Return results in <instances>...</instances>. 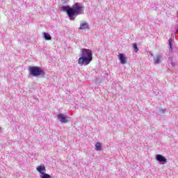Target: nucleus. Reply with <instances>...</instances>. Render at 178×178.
Wrapping results in <instances>:
<instances>
[{
	"label": "nucleus",
	"instance_id": "1",
	"mask_svg": "<svg viewBox=\"0 0 178 178\" xmlns=\"http://www.w3.org/2000/svg\"><path fill=\"white\" fill-rule=\"evenodd\" d=\"M63 10L67 12V15L70 20H74V16H79V15L84 13V7L81 6L80 3H74L72 7H63Z\"/></svg>",
	"mask_w": 178,
	"mask_h": 178
},
{
	"label": "nucleus",
	"instance_id": "2",
	"mask_svg": "<svg viewBox=\"0 0 178 178\" xmlns=\"http://www.w3.org/2000/svg\"><path fill=\"white\" fill-rule=\"evenodd\" d=\"M91 60H92V51L87 49H82V56L78 60L80 66L90 65Z\"/></svg>",
	"mask_w": 178,
	"mask_h": 178
},
{
	"label": "nucleus",
	"instance_id": "3",
	"mask_svg": "<svg viewBox=\"0 0 178 178\" xmlns=\"http://www.w3.org/2000/svg\"><path fill=\"white\" fill-rule=\"evenodd\" d=\"M30 74L34 77H38V76H44V70L41 69V67H30L29 68Z\"/></svg>",
	"mask_w": 178,
	"mask_h": 178
},
{
	"label": "nucleus",
	"instance_id": "4",
	"mask_svg": "<svg viewBox=\"0 0 178 178\" xmlns=\"http://www.w3.org/2000/svg\"><path fill=\"white\" fill-rule=\"evenodd\" d=\"M168 67L170 70H175L176 69V58L173 57L168 58Z\"/></svg>",
	"mask_w": 178,
	"mask_h": 178
},
{
	"label": "nucleus",
	"instance_id": "5",
	"mask_svg": "<svg viewBox=\"0 0 178 178\" xmlns=\"http://www.w3.org/2000/svg\"><path fill=\"white\" fill-rule=\"evenodd\" d=\"M58 118L61 123H67L69 122V120H67V118L62 113L58 115Z\"/></svg>",
	"mask_w": 178,
	"mask_h": 178
},
{
	"label": "nucleus",
	"instance_id": "6",
	"mask_svg": "<svg viewBox=\"0 0 178 178\" xmlns=\"http://www.w3.org/2000/svg\"><path fill=\"white\" fill-rule=\"evenodd\" d=\"M118 58H119V60L120 61V63H122V65H126L127 60V58L126 56H124V54H120L118 55Z\"/></svg>",
	"mask_w": 178,
	"mask_h": 178
},
{
	"label": "nucleus",
	"instance_id": "7",
	"mask_svg": "<svg viewBox=\"0 0 178 178\" xmlns=\"http://www.w3.org/2000/svg\"><path fill=\"white\" fill-rule=\"evenodd\" d=\"M156 161H158L159 162H168L166 158L161 154L156 155Z\"/></svg>",
	"mask_w": 178,
	"mask_h": 178
},
{
	"label": "nucleus",
	"instance_id": "8",
	"mask_svg": "<svg viewBox=\"0 0 178 178\" xmlns=\"http://www.w3.org/2000/svg\"><path fill=\"white\" fill-rule=\"evenodd\" d=\"M88 29H90V26H88V23L87 22H83L81 24L79 27V30H87Z\"/></svg>",
	"mask_w": 178,
	"mask_h": 178
},
{
	"label": "nucleus",
	"instance_id": "9",
	"mask_svg": "<svg viewBox=\"0 0 178 178\" xmlns=\"http://www.w3.org/2000/svg\"><path fill=\"white\" fill-rule=\"evenodd\" d=\"M42 36L43 38H44V40H46L47 41H51V40H52V37H51V35H49V33L47 32H43Z\"/></svg>",
	"mask_w": 178,
	"mask_h": 178
},
{
	"label": "nucleus",
	"instance_id": "10",
	"mask_svg": "<svg viewBox=\"0 0 178 178\" xmlns=\"http://www.w3.org/2000/svg\"><path fill=\"white\" fill-rule=\"evenodd\" d=\"M36 169L41 175H44L45 173V165H39Z\"/></svg>",
	"mask_w": 178,
	"mask_h": 178
},
{
	"label": "nucleus",
	"instance_id": "11",
	"mask_svg": "<svg viewBox=\"0 0 178 178\" xmlns=\"http://www.w3.org/2000/svg\"><path fill=\"white\" fill-rule=\"evenodd\" d=\"M161 59H162V56L161 55H157L154 58V63H161Z\"/></svg>",
	"mask_w": 178,
	"mask_h": 178
},
{
	"label": "nucleus",
	"instance_id": "12",
	"mask_svg": "<svg viewBox=\"0 0 178 178\" xmlns=\"http://www.w3.org/2000/svg\"><path fill=\"white\" fill-rule=\"evenodd\" d=\"M96 151H102V145L99 142H97L95 145Z\"/></svg>",
	"mask_w": 178,
	"mask_h": 178
},
{
	"label": "nucleus",
	"instance_id": "13",
	"mask_svg": "<svg viewBox=\"0 0 178 178\" xmlns=\"http://www.w3.org/2000/svg\"><path fill=\"white\" fill-rule=\"evenodd\" d=\"M133 48L135 52H138V47H137V43H133Z\"/></svg>",
	"mask_w": 178,
	"mask_h": 178
},
{
	"label": "nucleus",
	"instance_id": "14",
	"mask_svg": "<svg viewBox=\"0 0 178 178\" xmlns=\"http://www.w3.org/2000/svg\"><path fill=\"white\" fill-rule=\"evenodd\" d=\"M172 38H170L168 40L170 51H172L173 49V47H172Z\"/></svg>",
	"mask_w": 178,
	"mask_h": 178
},
{
	"label": "nucleus",
	"instance_id": "15",
	"mask_svg": "<svg viewBox=\"0 0 178 178\" xmlns=\"http://www.w3.org/2000/svg\"><path fill=\"white\" fill-rule=\"evenodd\" d=\"M42 175H43V176H41L40 177L41 178H51V175H49V174L44 173Z\"/></svg>",
	"mask_w": 178,
	"mask_h": 178
},
{
	"label": "nucleus",
	"instance_id": "16",
	"mask_svg": "<svg viewBox=\"0 0 178 178\" xmlns=\"http://www.w3.org/2000/svg\"><path fill=\"white\" fill-rule=\"evenodd\" d=\"M0 130H1V127H0Z\"/></svg>",
	"mask_w": 178,
	"mask_h": 178
}]
</instances>
